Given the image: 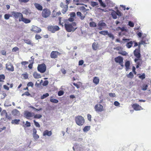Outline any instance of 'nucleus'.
<instances>
[{"label":"nucleus","mask_w":151,"mask_h":151,"mask_svg":"<svg viewBox=\"0 0 151 151\" xmlns=\"http://www.w3.org/2000/svg\"><path fill=\"white\" fill-rule=\"evenodd\" d=\"M65 30L68 32L74 31L77 29L76 24L75 22H72L71 23L64 24Z\"/></svg>","instance_id":"nucleus-1"},{"label":"nucleus","mask_w":151,"mask_h":151,"mask_svg":"<svg viewBox=\"0 0 151 151\" xmlns=\"http://www.w3.org/2000/svg\"><path fill=\"white\" fill-rule=\"evenodd\" d=\"M75 121L76 124L79 126L83 125L85 122L84 118L80 115H78L76 116Z\"/></svg>","instance_id":"nucleus-2"},{"label":"nucleus","mask_w":151,"mask_h":151,"mask_svg":"<svg viewBox=\"0 0 151 151\" xmlns=\"http://www.w3.org/2000/svg\"><path fill=\"white\" fill-rule=\"evenodd\" d=\"M140 47L139 46L138 48L136 49L134 51L133 53L134 56L136 58L134 59V62H136L139 58H140L141 57V55L140 54Z\"/></svg>","instance_id":"nucleus-3"},{"label":"nucleus","mask_w":151,"mask_h":151,"mask_svg":"<svg viewBox=\"0 0 151 151\" xmlns=\"http://www.w3.org/2000/svg\"><path fill=\"white\" fill-rule=\"evenodd\" d=\"M42 17L45 18L48 17L50 14L51 12L49 9L47 8H45L42 9Z\"/></svg>","instance_id":"nucleus-4"},{"label":"nucleus","mask_w":151,"mask_h":151,"mask_svg":"<svg viewBox=\"0 0 151 151\" xmlns=\"http://www.w3.org/2000/svg\"><path fill=\"white\" fill-rule=\"evenodd\" d=\"M123 60V58L120 56H118L114 58L115 62L116 63H118L122 68L124 66Z\"/></svg>","instance_id":"nucleus-5"},{"label":"nucleus","mask_w":151,"mask_h":151,"mask_svg":"<svg viewBox=\"0 0 151 151\" xmlns=\"http://www.w3.org/2000/svg\"><path fill=\"white\" fill-rule=\"evenodd\" d=\"M46 69L45 65L44 63L39 64L37 67V70L41 73H44Z\"/></svg>","instance_id":"nucleus-6"},{"label":"nucleus","mask_w":151,"mask_h":151,"mask_svg":"<svg viewBox=\"0 0 151 151\" xmlns=\"http://www.w3.org/2000/svg\"><path fill=\"white\" fill-rule=\"evenodd\" d=\"M95 111L97 112H101L104 110L103 106L100 104H97L94 107Z\"/></svg>","instance_id":"nucleus-7"},{"label":"nucleus","mask_w":151,"mask_h":151,"mask_svg":"<svg viewBox=\"0 0 151 151\" xmlns=\"http://www.w3.org/2000/svg\"><path fill=\"white\" fill-rule=\"evenodd\" d=\"M12 15L15 19H16L21 18L23 15L20 12L15 11H13L12 12Z\"/></svg>","instance_id":"nucleus-8"},{"label":"nucleus","mask_w":151,"mask_h":151,"mask_svg":"<svg viewBox=\"0 0 151 151\" xmlns=\"http://www.w3.org/2000/svg\"><path fill=\"white\" fill-rule=\"evenodd\" d=\"M61 53L57 51H52L50 54V57L53 59H55L58 58V56L61 55Z\"/></svg>","instance_id":"nucleus-9"},{"label":"nucleus","mask_w":151,"mask_h":151,"mask_svg":"<svg viewBox=\"0 0 151 151\" xmlns=\"http://www.w3.org/2000/svg\"><path fill=\"white\" fill-rule=\"evenodd\" d=\"M48 29L49 31L52 33H54L55 32L59 30L60 28L58 26H50L48 27Z\"/></svg>","instance_id":"nucleus-10"},{"label":"nucleus","mask_w":151,"mask_h":151,"mask_svg":"<svg viewBox=\"0 0 151 151\" xmlns=\"http://www.w3.org/2000/svg\"><path fill=\"white\" fill-rule=\"evenodd\" d=\"M30 30L31 31L37 33L40 32L42 30L40 28L35 25H32V26Z\"/></svg>","instance_id":"nucleus-11"},{"label":"nucleus","mask_w":151,"mask_h":151,"mask_svg":"<svg viewBox=\"0 0 151 151\" xmlns=\"http://www.w3.org/2000/svg\"><path fill=\"white\" fill-rule=\"evenodd\" d=\"M6 68L8 71L12 72L14 70L13 65L10 62H8L6 64Z\"/></svg>","instance_id":"nucleus-12"},{"label":"nucleus","mask_w":151,"mask_h":151,"mask_svg":"<svg viewBox=\"0 0 151 151\" xmlns=\"http://www.w3.org/2000/svg\"><path fill=\"white\" fill-rule=\"evenodd\" d=\"M60 6L61 7L63 8L62 12L63 14H65L68 10V6L67 5H65L63 2H61L60 4Z\"/></svg>","instance_id":"nucleus-13"},{"label":"nucleus","mask_w":151,"mask_h":151,"mask_svg":"<svg viewBox=\"0 0 151 151\" xmlns=\"http://www.w3.org/2000/svg\"><path fill=\"white\" fill-rule=\"evenodd\" d=\"M19 22L22 21L25 24L29 23L31 22V20L29 19L24 17L23 15L21 18L19 19Z\"/></svg>","instance_id":"nucleus-14"},{"label":"nucleus","mask_w":151,"mask_h":151,"mask_svg":"<svg viewBox=\"0 0 151 151\" xmlns=\"http://www.w3.org/2000/svg\"><path fill=\"white\" fill-rule=\"evenodd\" d=\"M106 26V24L103 22L100 21L98 24V29L100 30H102L103 28Z\"/></svg>","instance_id":"nucleus-15"},{"label":"nucleus","mask_w":151,"mask_h":151,"mask_svg":"<svg viewBox=\"0 0 151 151\" xmlns=\"http://www.w3.org/2000/svg\"><path fill=\"white\" fill-rule=\"evenodd\" d=\"M132 107L136 111L140 110L142 109V107L137 104H133Z\"/></svg>","instance_id":"nucleus-16"},{"label":"nucleus","mask_w":151,"mask_h":151,"mask_svg":"<svg viewBox=\"0 0 151 151\" xmlns=\"http://www.w3.org/2000/svg\"><path fill=\"white\" fill-rule=\"evenodd\" d=\"M24 115L26 118L29 119V118L32 117L34 115V113L32 112L26 111L24 113Z\"/></svg>","instance_id":"nucleus-17"},{"label":"nucleus","mask_w":151,"mask_h":151,"mask_svg":"<svg viewBox=\"0 0 151 151\" xmlns=\"http://www.w3.org/2000/svg\"><path fill=\"white\" fill-rule=\"evenodd\" d=\"M37 131L36 129L34 128L33 129V136L35 139H37L39 138V136L37 134Z\"/></svg>","instance_id":"nucleus-18"},{"label":"nucleus","mask_w":151,"mask_h":151,"mask_svg":"<svg viewBox=\"0 0 151 151\" xmlns=\"http://www.w3.org/2000/svg\"><path fill=\"white\" fill-rule=\"evenodd\" d=\"M149 43V41L148 39L145 37H142L141 41V43H139V45L141 44H146Z\"/></svg>","instance_id":"nucleus-19"},{"label":"nucleus","mask_w":151,"mask_h":151,"mask_svg":"<svg viewBox=\"0 0 151 151\" xmlns=\"http://www.w3.org/2000/svg\"><path fill=\"white\" fill-rule=\"evenodd\" d=\"M34 5L35 8L38 10L41 11L43 9V7L42 6L39 4L35 3L34 4Z\"/></svg>","instance_id":"nucleus-20"},{"label":"nucleus","mask_w":151,"mask_h":151,"mask_svg":"<svg viewBox=\"0 0 151 151\" xmlns=\"http://www.w3.org/2000/svg\"><path fill=\"white\" fill-rule=\"evenodd\" d=\"M100 80L98 77H94L93 78V83L96 85H97L99 83Z\"/></svg>","instance_id":"nucleus-21"},{"label":"nucleus","mask_w":151,"mask_h":151,"mask_svg":"<svg viewBox=\"0 0 151 151\" xmlns=\"http://www.w3.org/2000/svg\"><path fill=\"white\" fill-rule=\"evenodd\" d=\"M12 114L14 116H19L20 115V112L17 109H14L12 111Z\"/></svg>","instance_id":"nucleus-22"},{"label":"nucleus","mask_w":151,"mask_h":151,"mask_svg":"<svg viewBox=\"0 0 151 151\" xmlns=\"http://www.w3.org/2000/svg\"><path fill=\"white\" fill-rule=\"evenodd\" d=\"M43 134V136H50L52 134V132L51 131H49L48 130H46L44 131Z\"/></svg>","instance_id":"nucleus-23"},{"label":"nucleus","mask_w":151,"mask_h":151,"mask_svg":"<svg viewBox=\"0 0 151 151\" xmlns=\"http://www.w3.org/2000/svg\"><path fill=\"white\" fill-rule=\"evenodd\" d=\"M135 62L137 64L136 68H138L142 64V59L140 58H139V60H138L137 61Z\"/></svg>","instance_id":"nucleus-24"},{"label":"nucleus","mask_w":151,"mask_h":151,"mask_svg":"<svg viewBox=\"0 0 151 151\" xmlns=\"http://www.w3.org/2000/svg\"><path fill=\"white\" fill-rule=\"evenodd\" d=\"M22 13L26 15H28L30 14V10L29 8H25Z\"/></svg>","instance_id":"nucleus-25"},{"label":"nucleus","mask_w":151,"mask_h":151,"mask_svg":"<svg viewBox=\"0 0 151 151\" xmlns=\"http://www.w3.org/2000/svg\"><path fill=\"white\" fill-rule=\"evenodd\" d=\"M34 77L36 79L39 78L41 77L40 74L38 73L37 72H34L33 73Z\"/></svg>","instance_id":"nucleus-26"},{"label":"nucleus","mask_w":151,"mask_h":151,"mask_svg":"<svg viewBox=\"0 0 151 151\" xmlns=\"http://www.w3.org/2000/svg\"><path fill=\"white\" fill-rule=\"evenodd\" d=\"M125 66L126 68V70H127L129 69V67L130 66V62L129 61H127L125 64Z\"/></svg>","instance_id":"nucleus-27"},{"label":"nucleus","mask_w":151,"mask_h":151,"mask_svg":"<svg viewBox=\"0 0 151 151\" xmlns=\"http://www.w3.org/2000/svg\"><path fill=\"white\" fill-rule=\"evenodd\" d=\"M20 121V120L19 119H14L12 120L11 123L13 124H18Z\"/></svg>","instance_id":"nucleus-28"},{"label":"nucleus","mask_w":151,"mask_h":151,"mask_svg":"<svg viewBox=\"0 0 151 151\" xmlns=\"http://www.w3.org/2000/svg\"><path fill=\"white\" fill-rule=\"evenodd\" d=\"M133 44V41H131L127 43L126 46L128 48H130L132 47Z\"/></svg>","instance_id":"nucleus-29"},{"label":"nucleus","mask_w":151,"mask_h":151,"mask_svg":"<svg viewBox=\"0 0 151 151\" xmlns=\"http://www.w3.org/2000/svg\"><path fill=\"white\" fill-rule=\"evenodd\" d=\"M77 16L79 17L80 19H83L85 18V16L82 14L80 12H77L76 13Z\"/></svg>","instance_id":"nucleus-30"},{"label":"nucleus","mask_w":151,"mask_h":151,"mask_svg":"<svg viewBox=\"0 0 151 151\" xmlns=\"http://www.w3.org/2000/svg\"><path fill=\"white\" fill-rule=\"evenodd\" d=\"M111 15L113 19H116L117 18L116 13L114 11H113V12H111Z\"/></svg>","instance_id":"nucleus-31"},{"label":"nucleus","mask_w":151,"mask_h":151,"mask_svg":"<svg viewBox=\"0 0 151 151\" xmlns=\"http://www.w3.org/2000/svg\"><path fill=\"white\" fill-rule=\"evenodd\" d=\"M53 17H55L57 16H59L61 14L60 11H59L57 12L54 11H53Z\"/></svg>","instance_id":"nucleus-32"},{"label":"nucleus","mask_w":151,"mask_h":151,"mask_svg":"<svg viewBox=\"0 0 151 151\" xmlns=\"http://www.w3.org/2000/svg\"><path fill=\"white\" fill-rule=\"evenodd\" d=\"M92 47L93 49L94 50H97L98 47L97 44L95 42H93V44Z\"/></svg>","instance_id":"nucleus-33"},{"label":"nucleus","mask_w":151,"mask_h":151,"mask_svg":"<svg viewBox=\"0 0 151 151\" xmlns=\"http://www.w3.org/2000/svg\"><path fill=\"white\" fill-rule=\"evenodd\" d=\"M90 126H86L83 129V131L84 132H87L90 129Z\"/></svg>","instance_id":"nucleus-34"},{"label":"nucleus","mask_w":151,"mask_h":151,"mask_svg":"<svg viewBox=\"0 0 151 151\" xmlns=\"http://www.w3.org/2000/svg\"><path fill=\"white\" fill-rule=\"evenodd\" d=\"M24 41L25 43L27 44L31 45L32 44L31 40L29 39L24 40Z\"/></svg>","instance_id":"nucleus-35"},{"label":"nucleus","mask_w":151,"mask_h":151,"mask_svg":"<svg viewBox=\"0 0 151 151\" xmlns=\"http://www.w3.org/2000/svg\"><path fill=\"white\" fill-rule=\"evenodd\" d=\"M108 31L106 30L105 31H102L100 32H99V33L101 35H106L108 34Z\"/></svg>","instance_id":"nucleus-36"},{"label":"nucleus","mask_w":151,"mask_h":151,"mask_svg":"<svg viewBox=\"0 0 151 151\" xmlns=\"http://www.w3.org/2000/svg\"><path fill=\"white\" fill-rule=\"evenodd\" d=\"M89 26L91 27H96V24L95 22H92L89 23Z\"/></svg>","instance_id":"nucleus-37"},{"label":"nucleus","mask_w":151,"mask_h":151,"mask_svg":"<svg viewBox=\"0 0 151 151\" xmlns=\"http://www.w3.org/2000/svg\"><path fill=\"white\" fill-rule=\"evenodd\" d=\"M134 75L132 72H130L127 75V78H132L134 77Z\"/></svg>","instance_id":"nucleus-38"},{"label":"nucleus","mask_w":151,"mask_h":151,"mask_svg":"<svg viewBox=\"0 0 151 151\" xmlns=\"http://www.w3.org/2000/svg\"><path fill=\"white\" fill-rule=\"evenodd\" d=\"M34 118L35 119H39L40 118L42 117V115L40 114H34L33 116Z\"/></svg>","instance_id":"nucleus-39"},{"label":"nucleus","mask_w":151,"mask_h":151,"mask_svg":"<svg viewBox=\"0 0 151 151\" xmlns=\"http://www.w3.org/2000/svg\"><path fill=\"white\" fill-rule=\"evenodd\" d=\"M139 78L142 80L144 79L145 78V74L144 73H143L142 75L139 74Z\"/></svg>","instance_id":"nucleus-40"},{"label":"nucleus","mask_w":151,"mask_h":151,"mask_svg":"<svg viewBox=\"0 0 151 151\" xmlns=\"http://www.w3.org/2000/svg\"><path fill=\"white\" fill-rule=\"evenodd\" d=\"M12 16L11 15L9 14H6L4 15V18L5 19H8L10 17Z\"/></svg>","instance_id":"nucleus-41"},{"label":"nucleus","mask_w":151,"mask_h":151,"mask_svg":"<svg viewBox=\"0 0 151 151\" xmlns=\"http://www.w3.org/2000/svg\"><path fill=\"white\" fill-rule=\"evenodd\" d=\"M147 87L148 85L147 84H144L142 85V90L143 91H146L147 90Z\"/></svg>","instance_id":"nucleus-42"},{"label":"nucleus","mask_w":151,"mask_h":151,"mask_svg":"<svg viewBox=\"0 0 151 151\" xmlns=\"http://www.w3.org/2000/svg\"><path fill=\"white\" fill-rule=\"evenodd\" d=\"M49 96V94L48 93H46L45 94H44L41 97V99H45L46 97Z\"/></svg>","instance_id":"nucleus-43"},{"label":"nucleus","mask_w":151,"mask_h":151,"mask_svg":"<svg viewBox=\"0 0 151 151\" xmlns=\"http://www.w3.org/2000/svg\"><path fill=\"white\" fill-rule=\"evenodd\" d=\"M98 1L101 6L103 7H106V4L102 2V0H98Z\"/></svg>","instance_id":"nucleus-44"},{"label":"nucleus","mask_w":151,"mask_h":151,"mask_svg":"<svg viewBox=\"0 0 151 151\" xmlns=\"http://www.w3.org/2000/svg\"><path fill=\"white\" fill-rule=\"evenodd\" d=\"M30 108L33 109L35 111H40L42 109V108H40L39 109H36L32 106H30Z\"/></svg>","instance_id":"nucleus-45"},{"label":"nucleus","mask_w":151,"mask_h":151,"mask_svg":"<svg viewBox=\"0 0 151 151\" xmlns=\"http://www.w3.org/2000/svg\"><path fill=\"white\" fill-rule=\"evenodd\" d=\"M5 78V76L4 75L1 74L0 75V81H3Z\"/></svg>","instance_id":"nucleus-46"},{"label":"nucleus","mask_w":151,"mask_h":151,"mask_svg":"<svg viewBox=\"0 0 151 151\" xmlns=\"http://www.w3.org/2000/svg\"><path fill=\"white\" fill-rule=\"evenodd\" d=\"M118 54H121L123 55L126 56L127 54V53L125 51H122L118 52Z\"/></svg>","instance_id":"nucleus-47"},{"label":"nucleus","mask_w":151,"mask_h":151,"mask_svg":"<svg viewBox=\"0 0 151 151\" xmlns=\"http://www.w3.org/2000/svg\"><path fill=\"white\" fill-rule=\"evenodd\" d=\"M7 113L5 110H3L1 112V115L2 116H6V115H7Z\"/></svg>","instance_id":"nucleus-48"},{"label":"nucleus","mask_w":151,"mask_h":151,"mask_svg":"<svg viewBox=\"0 0 151 151\" xmlns=\"http://www.w3.org/2000/svg\"><path fill=\"white\" fill-rule=\"evenodd\" d=\"M50 101L52 103H58V101L57 99H50Z\"/></svg>","instance_id":"nucleus-49"},{"label":"nucleus","mask_w":151,"mask_h":151,"mask_svg":"<svg viewBox=\"0 0 151 151\" xmlns=\"http://www.w3.org/2000/svg\"><path fill=\"white\" fill-rule=\"evenodd\" d=\"M31 126V124L30 122L28 121H26L24 125H23L24 127H29Z\"/></svg>","instance_id":"nucleus-50"},{"label":"nucleus","mask_w":151,"mask_h":151,"mask_svg":"<svg viewBox=\"0 0 151 151\" xmlns=\"http://www.w3.org/2000/svg\"><path fill=\"white\" fill-rule=\"evenodd\" d=\"M98 5V3L97 2L95 1H92L91 2V5L93 7H94V6L97 5Z\"/></svg>","instance_id":"nucleus-51"},{"label":"nucleus","mask_w":151,"mask_h":151,"mask_svg":"<svg viewBox=\"0 0 151 151\" xmlns=\"http://www.w3.org/2000/svg\"><path fill=\"white\" fill-rule=\"evenodd\" d=\"M33 122L34 123L35 125L36 126V127H40V124L38 122H36L35 120H34L33 121Z\"/></svg>","instance_id":"nucleus-52"},{"label":"nucleus","mask_w":151,"mask_h":151,"mask_svg":"<svg viewBox=\"0 0 151 151\" xmlns=\"http://www.w3.org/2000/svg\"><path fill=\"white\" fill-rule=\"evenodd\" d=\"M24 79H27L28 78V75L27 73H26L22 75Z\"/></svg>","instance_id":"nucleus-53"},{"label":"nucleus","mask_w":151,"mask_h":151,"mask_svg":"<svg viewBox=\"0 0 151 151\" xmlns=\"http://www.w3.org/2000/svg\"><path fill=\"white\" fill-rule=\"evenodd\" d=\"M33 83L32 82H28L27 85V86L28 87L31 86L32 87H33Z\"/></svg>","instance_id":"nucleus-54"},{"label":"nucleus","mask_w":151,"mask_h":151,"mask_svg":"<svg viewBox=\"0 0 151 151\" xmlns=\"http://www.w3.org/2000/svg\"><path fill=\"white\" fill-rule=\"evenodd\" d=\"M107 35H108L109 37L111 38L113 40L114 38V35L111 33H109L108 32V34H107Z\"/></svg>","instance_id":"nucleus-55"},{"label":"nucleus","mask_w":151,"mask_h":151,"mask_svg":"<svg viewBox=\"0 0 151 151\" xmlns=\"http://www.w3.org/2000/svg\"><path fill=\"white\" fill-rule=\"evenodd\" d=\"M31 95L28 92V91H26L24 93L22 94V96H24V95H26L27 96H29Z\"/></svg>","instance_id":"nucleus-56"},{"label":"nucleus","mask_w":151,"mask_h":151,"mask_svg":"<svg viewBox=\"0 0 151 151\" xmlns=\"http://www.w3.org/2000/svg\"><path fill=\"white\" fill-rule=\"evenodd\" d=\"M128 25L131 27H134V23L131 21H129L128 23Z\"/></svg>","instance_id":"nucleus-57"},{"label":"nucleus","mask_w":151,"mask_h":151,"mask_svg":"<svg viewBox=\"0 0 151 151\" xmlns=\"http://www.w3.org/2000/svg\"><path fill=\"white\" fill-rule=\"evenodd\" d=\"M41 37L40 35L38 34L36 35L35 36V38L37 40L40 39H41Z\"/></svg>","instance_id":"nucleus-58"},{"label":"nucleus","mask_w":151,"mask_h":151,"mask_svg":"<svg viewBox=\"0 0 151 151\" xmlns=\"http://www.w3.org/2000/svg\"><path fill=\"white\" fill-rule=\"evenodd\" d=\"M19 50V48L17 47H14L12 49V52H15L18 51Z\"/></svg>","instance_id":"nucleus-59"},{"label":"nucleus","mask_w":151,"mask_h":151,"mask_svg":"<svg viewBox=\"0 0 151 151\" xmlns=\"http://www.w3.org/2000/svg\"><path fill=\"white\" fill-rule=\"evenodd\" d=\"M61 17H59V23L60 25H61L62 27L63 26V22L61 23Z\"/></svg>","instance_id":"nucleus-60"},{"label":"nucleus","mask_w":151,"mask_h":151,"mask_svg":"<svg viewBox=\"0 0 151 151\" xmlns=\"http://www.w3.org/2000/svg\"><path fill=\"white\" fill-rule=\"evenodd\" d=\"M64 94V92L62 91H60L58 92V94L59 96L63 95Z\"/></svg>","instance_id":"nucleus-61"},{"label":"nucleus","mask_w":151,"mask_h":151,"mask_svg":"<svg viewBox=\"0 0 151 151\" xmlns=\"http://www.w3.org/2000/svg\"><path fill=\"white\" fill-rule=\"evenodd\" d=\"M19 1L21 3H26L29 2V0H19Z\"/></svg>","instance_id":"nucleus-62"},{"label":"nucleus","mask_w":151,"mask_h":151,"mask_svg":"<svg viewBox=\"0 0 151 151\" xmlns=\"http://www.w3.org/2000/svg\"><path fill=\"white\" fill-rule=\"evenodd\" d=\"M109 94L110 97H115V94L114 93H109Z\"/></svg>","instance_id":"nucleus-63"},{"label":"nucleus","mask_w":151,"mask_h":151,"mask_svg":"<svg viewBox=\"0 0 151 151\" xmlns=\"http://www.w3.org/2000/svg\"><path fill=\"white\" fill-rule=\"evenodd\" d=\"M116 15L119 16H122V13L119 10L116 11Z\"/></svg>","instance_id":"nucleus-64"}]
</instances>
